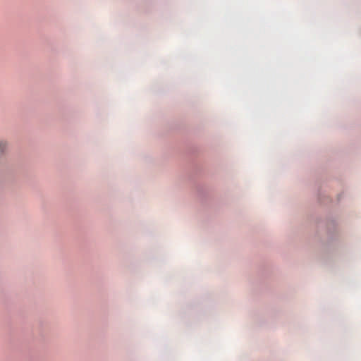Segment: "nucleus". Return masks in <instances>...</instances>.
<instances>
[{
	"label": "nucleus",
	"instance_id": "obj_1",
	"mask_svg": "<svg viewBox=\"0 0 361 361\" xmlns=\"http://www.w3.org/2000/svg\"><path fill=\"white\" fill-rule=\"evenodd\" d=\"M8 147V143L6 141H0V154H3Z\"/></svg>",
	"mask_w": 361,
	"mask_h": 361
}]
</instances>
